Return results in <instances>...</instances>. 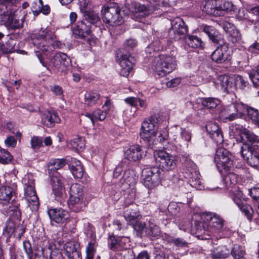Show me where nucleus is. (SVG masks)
I'll return each instance as SVG.
<instances>
[{"label": "nucleus", "mask_w": 259, "mask_h": 259, "mask_svg": "<svg viewBox=\"0 0 259 259\" xmlns=\"http://www.w3.org/2000/svg\"><path fill=\"white\" fill-rule=\"evenodd\" d=\"M55 38V34L49 28H41L32 38V44L37 49L35 50V52L43 66L48 69L51 66L54 72L65 73L71 64V60L66 54L61 52L56 53L50 61L49 66L45 61V59L50 56L51 49L49 48V46L53 44L52 42Z\"/></svg>", "instance_id": "nucleus-1"}, {"label": "nucleus", "mask_w": 259, "mask_h": 259, "mask_svg": "<svg viewBox=\"0 0 259 259\" xmlns=\"http://www.w3.org/2000/svg\"><path fill=\"white\" fill-rule=\"evenodd\" d=\"M137 45L134 39H127L124 44L125 49H120L116 52V59L121 69L120 73L122 76L128 77L133 67V58L130 56L129 51Z\"/></svg>", "instance_id": "nucleus-2"}, {"label": "nucleus", "mask_w": 259, "mask_h": 259, "mask_svg": "<svg viewBox=\"0 0 259 259\" xmlns=\"http://www.w3.org/2000/svg\"><path fill=\"white\" fill-rule=\"evenodd\" d=\"M175 67V59L164 55L155 57L151 65L152 69L159 76H164L171 72Z\"/></svg>", "instance_id": "nucleus-3"}, {"label": "nucleus", "mask_w": 259, "mask_h": 259, "mask_svg": "<svg viewBox=\"0 0 259 259\" xmlns=\"http://www.w3.org/2000/svg\"><path fill=\"white\" fill-rule=\"evenodd\" d=\"M120 8L114 4L104 6L101 13L103 21L110 25H118L123 22Z\"/></svg>", "instance_id": "nucleus-4"}, {"label": "nucleus", "mask_w": 259, "mask_h": 259, "mask_svg": "<svg viewBox=\"0 0 259 259\" xmlns=\"http://www.w3.org/2000/svg\"><path fill=\"white\" fill-rule=\"evenodd\" d=\"M214 162L218 169L221 174L224 170L225 171L229 170L233 165L231 155L227 149L222 147L218 148L216 151Z\"/></svg>", "instance_id": "nucleus-5"}, {"label": "nucleus", "mask_w": 259, "mask_h": 259, "mask_svg": "<svg viewBox=\"0 0 259 259\" xmlns=\"http://www.w3.org/2000/svg\"><path fill=\"white\" fill-rule=\"evenodd\" d=\"M142 176L144 177V186L149 189L158 186L161 179L159 168L155 166L144 169L142 171Z\"/></svg>", "instance_id": "nucleus-6"}, {"label": "nucleus", "mask_w": 259, "mask_h": 259, "mask_svg": "<svg viewBox=\"0 0 259 259\" xmlns=\"http://www.w3.org/2000/svg\"><path fill=\"white\" fill-rule=\"evenodd\" d=\"M172 140L177 146L183 148H188L191 140L190 132L185 128L176 126L171 132Z\"/></svg>", "instance_id": "nucleus-7"}, {"label": "nucleus", "mask_w": 259, "mask_h": 259, "mask_svg": "<svg viewBox=\"0 0 259 259\" xmlns=\"http://www.w3.org/2000/svg\"><path fill=\"white\" fill-rule=\"evenodd\" d=\"M187 32L188 28L181 18L176 17L171 21V27L168 33L170 39L179 40Z\"/></svg>", "instance_id": "nucleus-8"}, {"label": "nucleus", "mask_w": 259, "mask_h": 259, "mask_svg": "<svg viewBox=\"0 0 259 259\" xmlns=\"http://www.w3.org/2000/svg\"><path fill=\"white\" fill-rule=\"evenodd\" d=\"M154 156L162 171L172 170L176 166V162L174 158L164 151L155 152Z\"/></svg>", "instance_id": "nucleus-9"}, {"label": "nucleus", "mask_w": 259, "mask_h": 259, "mask_svg": "<svg viewBox=\"0 0 259 259\" xmlns=\"http://www.w3.org/2000/svg\"><path fill=\"white\" fill-rule=\"evenodd\" d=\"M220 46L212 52L211 59L217 63H223L231 59V51L228 44L224 42L223 44H218Z\"/></svg>", "instance_id": "nucleus-10"}, {"label": "nucleus", "mask_w": 259, "mask_h": 259, "mask_svg": "<svg viewBox=\"0 0 259 259\" xmlns=\"http://www.w3.org/2000/svg\"><path fill=\"white\" fill-rule=\"evenodd\" d=\"M51 180L53 194L55 199L60 201L65 195L64 186L63 183V178L59 173L55 172L52 176Z\"/></svg>", "instance_id": "nucleus-11"}, {"label": "nucleus", "mask_w": 259, "mask_h": 259, "mask_svg": "<svg viewBox=\"0 0 259 259\" xmlns=\"http://www.w3.org/2000/svg\"><path fill=\"white\" fill-rule=\"evenodd\" d=\"M24 19V16L20 19L17 15L11 11L9 14L2 16V21L0 22L7 27L16 29L22 27Z\"/></svg>", "instance_id": "nucleus-12"}, {"label": "nucleus", "mask_w": 259, "mask_h": 259, "mask_svg": "<svg viewBox=\"0 0 259 259\" xmlns=\"http://www.w3.org/2000/svg\"><path fill=\"white\" fill-rule=\"evenodd\" d=\"M205 220L209 222L208 229L211 233H218L224 227V220L219 215L215 213H207Z\"/></svg>", "instance_id": "nucleus-13"}, {"label": "nucleus", "mask_w": 259, "mask_h": 259, "mask_svg": "<svg viewBox=\"0 0 259 259\" xmlns=\"http://www.w3.org/2000/svg\"><path fill=\"white\" fill-rule=\"evenodd\" d=\"M200 29L204 32L214 44H223L225 41L221 33L212 26L203 24L200 26Z\"/></svg>", "instance_id": "nucleus-14"}, {"label": "nucleus", "mask_w": 259, "mask_h": 259, "mask_svg": "<svg viewBox=\"0 0 259 259\" xmlns=\"http://www.w3.org/2000/svg\"><path fill=\"white\" fill-rule=\"evenodd\" d=\"M222 27L227 33L229 40L232 43L239 42L241 39V35L236 26L230 22L225 21L222 22Z\"/></svg>", "instance_id": "nucleus-15"}, {"label": "nucleus", "mask_w": 259, "mask_h": 259, "mask_svg": "<svg viewBox=\"0 0 259 259\" xmlns=\"http://www.w3.org/2000/svg\"><path fill=\"white\" fill-rule=\"evenodd\" d=\"M129 9L136 17H140L148 16L154 11V8L149 5L147 6L137 2L132 3Z\"/></svg>", "instance_id": "nucleus-16"}, {"label": "nucleus", "mask_w": 259, "mask_h": 259, "mask_svg": "<svg viewBox=\"0 0 259 259\" xmlns=\"http://www.w3.org/2000/svg\"><path fill=\"white\" fill-rule=\"evenodd\" d=\"M48 214L51 220L58 224L65 223L69 218L68 211L62 208L50 209Z\"/></svg>", "instance_id": "nucleus-17"}, {"label": "nucleus", "mask_w": 259, "mask_h": 259, "mask_svg": "<svg viewBox=\"0 0 259 259\" xmlns=\"http://www.w3.org/2000/svg\"><path fill=\"white\" fill-rule=\"evenodd\" d=\"M17 185L14 183L11 186H2L0 187V202L7 204L9 203L15 194Z\"/></svg>", "instance_id": "nucleus-18"}, {"label": "nucleus", "mask_w": 259, "mask_h": 259, "mask_svg": "<svg viewBox=\"0 0 259 259\" xmlns=\"http://www.w3.org/2000/svg\"><path fill=\"white\" fill-rule=\"evenodd\" d=\"M73 33L76 38H85L91 34V25L84 20L79 21L73 29Z\"/></svg>", "instance_id": "nucleus-19"}, {"label": "nucleus", "mask_w": 259, "mask_h": 259, "mask_svg": "<svg viewBox=\"0 0 259 259\" xmlns=\"http://www.w3.org/2000/svg\"><path fill=\"white\" fill-rule=\"evenodd\" d=\"M240 153L242 158L252 167H257L259 165V154L255 151H252L248 148L241 147Z\"/></svg>", "instance_id": "nucleus-20"}, {"label": "nucleus", "mask_w": 259, "mask_h": 259, "mask_svg": "<svg viewBox=\"0 0 259 259\" xmlns=\"http://www.w3.org/2000/svg\"><path fill=\"white\" fill-rule=\"evenodd\" d=\"M206 129L209 136L216 143H222L223 142V136L218 124L209 122L206 125Z\"/></svg>", "instance_id": "nucleus-21"}, {"label": "nucleus", "mask_w": 259, "mask_h": 259, "mask_svg": "<svg viewBox=\"0 0 259 259\" xmlns=\"http://www.w3.org/2000/svg\"><path fill=\"white\" fill-rule=\"evenodd\" d=\"M144 155L141 147L140 145H136L130 146L124 152V156L126 160L137 161L142 158Z\"/></svg>", "instance_id": "nucleus-22"}, {"label": "nucleus", "mask_w": 259, "mask_h": 259, "mask_svg": "<svg viewBox=\"0 0 259 259\" xmlns=\"http://www.w3.org/2000/svg\"><path fill=\"white\" fill-rule=\"evenodd\" d=\"M60 121V118L56 112L46 111L41 114V122L48 127H53L55 123H59Z\"/></svg>", "instance_id": "nucleus-23"}, {"label": "nucleus", "mask_w": 259, "mask_h": 259, "mask_svg": "<svg viewBox=\"0 0 259 259\" xmlns=\"http://www.w3.org/2000/svg\"><path fill=\"white\" fill-rule=\"evenodd\" d=\"M25 193L26 194V199L31 209L32 210H37L39 203L38 198L36 195L34 188L31 186H28L26 190Z\"/></svg>", "instance_id": "nucleus-24"}, {"label": "nucleus", "mask_w": 259, "mask_h": 259, "mask_svg": "<svg viewBox=\"0 0 259 259\" xmlns=\"http://www.w3.org/2000/svg\"><path fill=\"white\" fill-rule=\"evenodd\" d=\"M236 116L231 105L223 108L220 112V117L225 122L237 119Z\"/></svg>", "instance_id": "nucleus-25"}, {"label": "nucleus", "mask_w": 259, "mask_h": 259, "mask_svg": "<svg viewBox=\"0 0 259 259\" xmlns=\"http://www.w3.org/2000/svg\"><path fill=\"white\" fill-rule=\"evenodd\" d=\"M159 121L160 117L157 115H153L142 122L141 130L155 131V127Z\"/></svg>", "instance_id": "nucleus-26"}, {"label": "nucleus", "mask_w": 259, "mask_h": 259, "mask_svg": "<svg viewBox=\"0 0 259 259\" xmlns=\"http://www.w3.org/2000/svg\"><path fill=\"white\" fill-rule=\"evenodd\" d=\"M101 97L100 94L97 91H88L84 95V104L88 106H93L97 103Z\"/></svg>", "instance_id": "nucleus-27"}, {"label": "nucleus", "mask_w": 259, "mask_h": 259, "mask_svg": "<svg viewBox=\"0 0 259 259\" xmlns=\"http://www.w3.org/2000/svg\"><path fill=\"white\" fill-rule=\"evenodd\" d=\"M230 250L226 246L221 245L214 248L211 252L212 258L217 259H224L230 255Z\"/></svg>", "instance_id": "nucleus-28"}, {"label": "nucleus", "mask_w": 259, "mask_h": 259, "mask_svg": "<svg viewBox=\"0 0 259 259\" xmlns=\"http://www.w3.org/2000/svg\"><path fill=\"white\" fill-rule=\"evenodd\" d=\"M69 194V198L85 200L82 187L80 184L77 183L72 184L70 187Z\"/></svg>", "instance_id": "nucleus-29"}, {"label": "nucleus", "mask_w": 259, "mask_h": 259, "mask_svg": "<svg viewBox=\"0 0 259 259\" xmlns=\"http://www.w3.org/2000/svg\"><path fill=\"white\" fill-rule=\"evenodd\" d=\"M123 216L128 223L132 225L139 218V211L136 206H133L124 211Z\"/></svg>", "instance_id": "nucleus-30"}, {"label": "nucleus", "mask_w": 259, "mask_h": 259, "mask_svg": "<svg viewBox=\"0 0 259 259\" xmlns=\"http://www.w3.org/2000/svg\"><path fill=\"white\" fill-rule=\"evenodd\" d=\"M202 11L208 15L214 16H221V13L218 11L217 1L211 0L207 1L202 8Z\"/></svg>", "instance_id": "nucleus-31"}, {"label": "nucleus", "mask_w": 259, "mask_h": 259, "mask_svg": "<svg viewBox=\"0 0 259 259\" xmlns=\"http://www.w3.org/2000/svg\"><path fill=\"white\" fill-rule=\"evenodd\" d=\"M68 204L70 209L75 212L81 211L87 204L86 200L69 198Z\"/></svg>", "instance_id": "nucleus-32"}, {"label": "nucleus", "mask_w": 259, "mask_h": 259, "mask_svg": "<svg viewBox=\"0 0 259 259\" xmlns=\"http://www.w3.org/2000/svg\"><path fill=\"white\" fill-rule=\"evenodd\" d=\"M137 180V177L136 176L135 172L128 168L124 170L121 180L123 181L121 182L122 184L124 183L131 187L136 184Z\"/></svg>", "instance_id": "nucleus-33"}, {"label": "nucleus", "mask_w": 259, "mask_h": 259, "mask_svg": "<svg viewBox=\"0 0 259 259\" xmlns=\"http://www.w3.org/2000/svg\"><path fill=\"white\" fill-rule=\"evenodd\" d=\"M234 201L249 220L250 221L253 217H255V213H254L251 206L242 202L241 200L234 199Z\"/></svg>", "instance_id": "nucleus-34"}, {"label": "nucleus", "mask_w": 259, "mask_h": 259, "mask_svg": "<svg viewBox=\"0 0 259 259\" xmlns=\"http://www.w3.org/2000/svg\"><path fill=\"white\" fill-rule=\"evenodd\" d=\"M18 2L19 0H0V21H2V16L9 14L11 12V7Z\"/></svg>", "instance_id": "nucleus-35"}, {"label": "nucleus", "mask_w": 259, "mask_h": 259, "mask_svg": "<svg viewBox=\"0 0 259 259\" xmlns=\"http://www.w3.org/2000/svg\"><path fill=\"white\" fill-rule=\"evenodd\" d=\"M66 164V161L64 159H52L49 164V175L51 177L54 174L56 170L62 168Z\"/></svg>", "instance_id": "nucleus-36"}, {"label": "nucleus", "mask_w": 259, "mask_h": 259, "mask_svg": "<svg viewBox=\"0 0 259 259\" xmlns=\"http://www.w3.org/2000/svg\"><path fill=\"white\" fill-rule=\"evenodd\" d=\"M186 43L192 48L202 49L204 43L201 39L195 35H188L186 38Z\"/></svg>", "instance_id": "nucleus-37"}, {"label": "nucleus", "mask_w": 259, "mask_h": 259, "mask_svg": "<svg viewBox=\"0 0 259 259\" xmlns=\"http://www.w3.org/2000/svg\"><path fill=\"white\" fill-rule=\"evenodd\" d=\"M70 170L74 178H81L83 176V170L80 161L74 159L72 161Z\"/></svg>", "instance_id": "nucleus-38"}, {"label": "nucleus", "mask_w": 259, "mask_h": 259, "mask_svg": "<svg viewBox=\"0 0 259 259\" xmlns=\"http://www.w3.org/2000/svg\"><path fill=\"white\" fill-rule=\"evenodd\" d=\"M145 233L148 236L157 237L160 235V230L159 227L154 223V220L151 219L148 222Z\"/></svg>", "instance_id": "nucleus-39"}, {"label": "nucleus", "mask_w": 259, "mask_h": 259, "mask_svg": "<svg viewBox=\"0 0 259 259\" xmlns=\"http://www.w3.org/2000/svg\"><path fill=\"white\" fill-rule=\"evenodd\" d=\"M238 177L234 172H229L223 179V183L226 189H229L235 185L238 181Z\"/></svg>", "instance_id": "nucleus-40"}, {"label": "nucleus", "mask_w": 259, "mask_h": 259, "mask_svg": "<svg viewBox=\"0 0 259 259\" xmlns=\"http://www.w3.org/2000/svg\"><path fill=\"white\" fill-rule=\"evenodd\" d=\"M230 134L231 135L235 137L239 136V140L243 142V139L241 136L242 135L244 134L247 128L242 125L237 124H232L230 126Z\"/></svg>", "instance_id": "nucleus-41"}, {"label": "nucleus", "mask_w": 259, "mask_h": 259, "mask_svg": "<svg viewBox=\"0 0 259 259\" xmlns=\"http://www.w3.org/2000/svg\"><path fill=\"white\" fill-rule=\"evenodd\" d=\"M246 113L252 123L259 128V113L258 110L253 107H248L246 109Z\"/></svg>", "instance_id": "nucleus-42"}, {"label": "nucleus", "mask_w": 259, "mask_h": 259, "mask_svg": "<svg viewBox=\"0 0 259 259\" xmlns=\"http://www.w3.org/2000/svg\"><path fill=\"white\" fill-rule=\"evenodd\" d=\"M234 109L237 118H242L244 115V112H246L248 106L241 102H235L231 104Z\"/></svg>", "instance_id": "nucleus-43"}, {"label": "nucleus", "mask_w": 259, "mask_h": 259, "mask_svg": "<svg viewBox=\"0 0 259 259\" xmlns=\"http://www.w3.org/2000/svg\"><path fill=\"white\" fill-rule=\"evenodd\" d=\"M234 259H246L245 257V250L244 247L234 244L231 251Z\"/></svg>", "instance_id": "nucleus-44"}, {"label": "nucleus", "mask_w": 259, "mask_h": 259, "mask_svg": "<svg viewBox=\"0 0 259 259\" xmlns=\"http://www.w3.org/2000/svg\"><path fill=\"white\" fill-rule=\"evenodd\" d=\"M202 105L208 109L215 108L220 103V100L214 98H202L201 99Z\"/></svg>", "instance_id": "nucleus-45"}, {"label": "nucleus", "mask_w": 259, "mask_h": 259, "mask_svg": "<svg viewBox=\"0 0 259 259\" xmlns=\"http://www.w3.org/2000/svg\"><path fill=\"white\" fill-rule=\"evenodd\" d=\"M155 132L156 131H145L144 130H141L140 137L143 140L147 141L149 145L150 146L151 143L153 144L156 140V138H155L156 136V135H155Z\"/></svg>", "instance_id": "nucleus-46"}, {"label": "nucleus", "mask_w": 259, "mask_h": 259, "mask_svg": "<svg viewBox=\"0 0 259 259\" xmlns=\"http://www.w3.org/2000/svg\"><path fill=\"white\" fill-rule=\"evenodd\" d=\"M84 20L87 23L95 24L100 21V18L95 12L89 11L84 13Z\"/></svg>", "instance_id": "nucleus-47"}, {"label": "nucleus", "mask_w": 259, "mask_h": 259, "mask_svg": "<svg viewBox=\"0 0 259 259\" xmlns=\"http://www.w3.org/2000/svg\"><path fill=\"white\" fill-rule=\"evenodd\" d=\"M218 11L223 15L225 12L230 11L233 9V5L232 3L228 1H218L217 2Z\"/></svg>", "instance_id": "nucleus-48"}, {"label": "nucleus", "mask_w": 259, "mask_h": 259, "mask_svg": "<svg viewBox=\"0 0 259 259\" xmlns=\"http://www.w3.org/2000/svg\"><path fill=\"white\" fill-rule=\"evenodd\" d=\"M107 113L105 111L100 109H98L93 112V115L88 114L87 115L91 121L93 125L95 124V120L94 117L99 119L100 121H103L106 118Z\"/></svg>", "instance_id": "nucleus-49"}, {"label": "nucleus", "mask_w": 259, "mask_h": 259, "mask_svg": "<svg viewBox=\"0 0 259 259\" xmlns=\"http://www.w3.org/2000/svg\"><path fill=\"white\" fill-rule=\"evenodd\" d=\"M13 156L7 150L0 147V163L3 164H8L11 163Z\"/></svg>", "instance_id": "nucleus-50"}, {"label": "nucleus", "mask_w": 259, "mask_h": 259, "mask_svg": "<svg viewBox=\"0 0 259 259\" xmlns=\"http://www.w3.org/2000/svg\"><path fill=\"white\" fill-rule=\"evenodd\" d=\"M70 144L72 148L76 151L82 150L85 147L84 139L81 137H76L71 141Z\"/></svg>", "instance_id": "nucleus-51"}, {"label": "nucleus", "mask_w": 259, "mask_h": 259, "mask_svg": "<svg viewBox=\"0 0 259 259\" xmlns=\"http://www.w3.org/2000/svg\"><path fill=\"white\" fill-rule=\"evenodd\" d=\"M129 161L126 160H123L119 163L115 168L113 173L114 178H117L121 174L123 170H125L127 169V166L129 164Z\"/></svg>", "instance_id": "nucleus-52"}, {"label": "nucleus", "mask_w": 259, "mask_h": 259, "mask_svg": "<svg viewBox=\"0 0 259 259\" xmlns=\"http://www.w3.org/2000/svg\"><path fill=\"white\" fill-rule=\"evenodd\" d=\"M165 39H154L150 45L149 48H152L153 52H158L163 49Z\"/></svg>", "instance_id": "nucleus-53"}, {"label": "nucleus", "mask_w": 259, "mask_h": 259, "mask_svg": "<svg viewBox=\"0 0 259 259\" xmlns=\"http://www.w3.org/2000/svg\"><path fill=\"white\" fill-rule=\"evenodd\" d=\"M150 7L154 8V11L159 9L160 7H167L169 6V0H149Z\"/></svg>", "instance_id": "nucleus-54"}, {"label": "nucleus", "mask_w": 259, "mask_h": 259, "mask_svg": "<svg viewBox=\"0 0 259 259\" xmlns=\"http://www.w3.org/2000/svg\"><path fill=\"white\" fill-rule=\"evenodd\" d=\"M43 2L42 0H34L31 5V11L34 16H38L41 13V8Z\"/></svg>", "instance_id": "nucleus-55"}, {"label": "nucleus", "mask_w": 259, "mask_h": 259, "mask_svg": "<svg viewBox=\"0 0 259 259\" xmlns=\"http://www.w3.org/2000/svg\"><path fill=\"white\" fill-rule=\"evenodd\" d=\"M244 135L247 141L251 143H259V136L247 129Z\"/></svg>", "instance_id": "nucleus-56"}, {"label": "nucleus", "mask_w": 259, "mask_h": 259, "mask_svg": "<svg viewBox=\"0 0 259 259\" xmlns=\"http://www.w3.org/2000/svg\"><path fill=\"white\" fill-rule=\"evenodd\" d=\"M249 77L255 86H259V65L255 69L251 71Z\"/></svg>", "instance_id": "nucleus-57"}, {"label": "nucleus", "mask_w": 259, "mask_h": 259, "mask_svg": "<svg viewBox=\"0 0 259 259\" xmlns=\"http://www.w3.org/2000/svg\"><path fill=\"white\" fill-rule=\"evenodd\" d=\"M228 83L229 81L228 76L225 75L221 76L219 77L218 82H217L218 88H220V90L225 91L228 85Z\"/></svg>", "instance_id": "nucleus-58"}, {"label": "nucleus", "mask_w": 259, "mask_h": 259, "mask_svg": "<svg viewBox=\"0 0 259 259\" xmlns=\"http://www.w3.org/2000/svg\"><path fill=\"white\" fill-rule=\"evenodd\" d=\"M64 249L66 255L77 251L76 244L74 241H68L64 245Z\"/></svg>", "instance_id": "nucleus-59"}, {"label": "nucleus", "mask_w": 259, "mask_h": 259, "mask_svg": "<svg viewBox=\"0 0 259 259\" xmlns=\"http://www.w3.org/2000/svg\"><path fill=\"white\" fill-rule=\"evenodd\" d=\"M43 140L41 137L33 136L31 138L30 141L31 146L32 149H38L42 146Z\"/></svg>", "instance_id": "nucleus-60"}, {"label": "nucleus", "mask_w": 259, "mask_h": 259, "mask_svg": "<svg viewBox=\"0 0 259 259\" xmlns=\"http://www.w3.org/2000/svg\"><path fill=\"white\" fill-rule=\"evenodd\" d=\"M155 135H156L155 137L156 140L153 144H156V142H158L160 143H163L167 140L168 134L166 132H163V133L162 134L158 131H156Z\"/></svg>", "instance_id": "nucleus-61"}, {"label": "nucleus", "mask_w": 259, "mask_h": 259, "mask_svg": "<svg viewBox=\"0 0 259 259\" xmlns=\"http://www.w3.org/2000/svg\"><path fill=\"white\" fill-rule=\"evenodd\" d=\"M247 84V82L241 76L238 75L235 79V85L236 88L242 89Z\"/></svg>", "instance_id": "nucleus-62"}, {"label": "nucleus", "mask_w": 259, "mask_h": 259, "mask_svg": "<svg viewBox=\"0 0 259 259\" xmlns=\"http://www.w3.org/2000/svg\"><path fill=\"white\" fill-rule=\"evenodd\" d=\"M169 241L178 247H185L188 246V243L183 238H175L171 239Z\"/></svg>", "instance_id": "nucleus-63"}, {"label": "nucleus", "mask_w": 259, "mask_h": 259, "mask_svg": "<svg viewBox=\"0 0 259 259\" xmlns=\"http://www.w3.org/2000/svg\"><path fill=\"white\" fill-rule=\"evenodd\" d=\"M135 230L139 232L142 233L144 231L145 232L146 230V224L140 221H136L133 224H132Z\"/></svg>", "instance_id": "nucleus-64"}]
</instances>
